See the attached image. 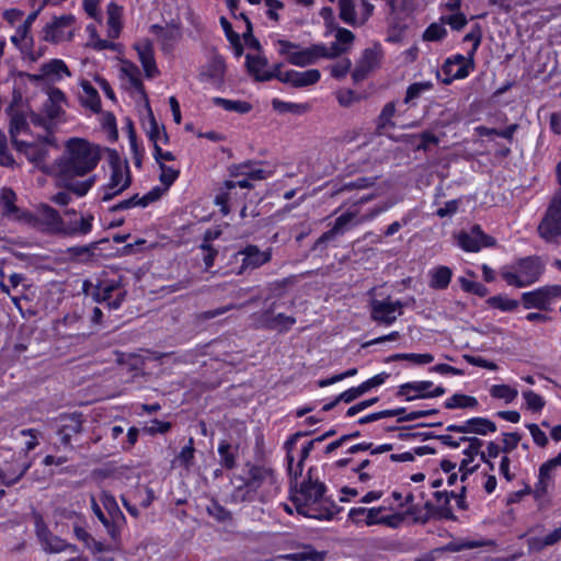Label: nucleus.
I'll use <instances>...</instances> for the list:
<instances>
[{
	"mask_svg": "<svg viewBox=\"0 0 561 561\" xmlns=\"http://www.w3.org/2000/svg\"><path fill=\"white\" fill-rule=\"evenodd\" d=\"M16 194L9 187H3L0 192V203L3 208V215L8 217H18L20 209L15 205Z\"/></svg>",
	"mask_w": 561,
	"mask_h": 561,
	"instance_id": "nucleus-44",
	"label": "nucleus"
},
{
	"mask_svg": "<svg viewBox=\"0 0 561 561\" xmlns=\"http://www.w3.org/2000/svg\"><path fill=\"white\" fill-rule=\"evenodd\" d=\"M442 82L450 84L454 80L463 79L469 75L468 59L462 55L448 58L442 66Z\"/></svg>",
	"mask_w": 561,
	"mask_h": 561,
	"instance_id": "nucleus-22",
	"label": "nucleus"
},
{
	"mask_svg": "<svg viewBox=\"0 0 561 561\" xmlns=\"http://www.w3.org/2000/svg\"><path fill=\"white\" fill-rule=\"evenodd\" d=\"M490 394L495 399H503L506 403H510L517 398L518 392L508 385H494L490 389Z\"/></svg>",
	"mask_w": 561,
	"mask_h": 561,
	"instance_id": "nucleus-57",
	"label": "nucleus"
},
{
	"mask_svg": "<svg viewBox=\"0 0 561 561\" xmlns=\"http://www.w3.org/2000/svg\"><path fill=\"white\" fill-rule=\"evenodd\" d=\"M245 59L249 71L255 75L259 80L267 81L273 78V75L265 69L267 61L263 56L248 53Z\"/></svg>",
	"mask_w": 561,
	"mask_h": 561,
	"instance_id": "nucleus-36",
	"label": "nucleus"
},
{
	"mask_svg": "<svg viewBox=\"0 0 561 561\" xmlns=\"http://www.w3.org/2000/svg\"><path fill=\"white\" fill-rule=\"evenodd\" d=\"M122 79L126 80L125 84L128 89L135 90L140 94H145L144 84L140 79V71L137 66L126 64L121 69Z\"/></svg>",
	"mask_w": 561,
	"mask_h": 561,
	"instance_id": "nucleus-37",
	"label": "nucleus"
},
{
	"mask_svg": "<svg viewBox=\"0 0 561 561\" xmlns=\"http://www.w3.org/2000/svg\"><path fill=\"white\" fill-rule=\"evenodd\" d=\"M459 284L465 291L474 294L479 297H485L489 293L488 288L483 284L465 277L459 278Z\"/></svg>",
	"mask_w": 561,
	"mask_h": 561,
	"instance_id": "nucleus-64",
	"label": "nucleus"
},
{
	"mask_svg": "<svg viewBox=\"0 0 561 561\" xmlns=\"http://www.w3.org/2000/svg\"><path fill=\"white\" fill-rule=\"evenodd\" d=\"M248 488L257 489L264 483H274V471L270 467L253 466L249 470Z\"/></svg>",
	"mask_w": 561,
	"mask_h": 561,
	"instance_id": "nucleus-35",
	"label": "nucleus"
},
{
	"mask_svg": "<svg viewBox=\"0 0 561 561\" xmlns=\"http://www.w3.org/2000/svg\"><path fill=\"white\" fill-rule=\"evenodd\" d=\"M218 455L220 465L231 470L237 465L238 446H232L227 440H221L218 445Z\"/></svg>",
	"mask_w": 561,
	"mask_h": 561,
	"instance_id": "nucleus-38",
	"label": "nucleus"
},
{
	"mask_svg": "<svg viewBox=\"0 0 561 561\" xmlns=\"http://www.w3.org/2000/svg\"><path fill=\"white\" fill-rule=\"evenodd\" d=\"M35 531L44 551L48 553H59L67 550L75 553L78 551L77 546L67 543L61 538L54 536L41 518L36 519Z\"/></svg>",
	"mask_w": 561,
	"mask_h": 561,
	"instance_id": "nucleus-14",
	"label": "nucleus"
},
{
	"mask_svg": "<svg viewBox=\"0 0 561 561\" xmlns=\"http://www.w3.org/2000/svg\"><path fill=\"white\" fill-rule=\"evenodd\" d=\"M165 191L167 190H164V187L163 188L153 187L151 191H149L147 194H145L141 197H139L136 194L128 199H124V201L115 204L114 206H112L111 210L118 211V210H124V209H128V208L136 207V206L146 207L150 203L158 201Z\"/></svg>",
	"mask_w": 561,
	"mask_h": 561,
	"instance_id": "nucleus-30",
	"label": "nucleus"
},
{
	"mask_svg": "<svg viewBox=\"0 0 561 561\" xmlns=\"http://www.w3.org/2000/svg\"><path fill=\"white\" fill-rule=\"evenodd\" d=\"M101 160V147L81 138H71L66 144L65 153L56 160V179L59 186L67 188L77 196H84L95 183V176L84 181L76 178L84 176L93 171Z\"/></svg>",
	"mask_w": 561,
	"mask_h": 561,
	"instance_id": "nucleus-2",
	"label": "nucleus"
},
{
	"mask_svg": "<svg viewBox=\"0 0 561 561\" xmlns=\"http://www.w3.org/2000/svg\"><path fill=\"white\" fill-rule=\"evenodd\" d=\"M206 512L209 516L214 517L216 520L220 523H225L231 519L230 512L214 500L210 501V503L206 506Z\"/></svg>",
	"mask_w": 561,
	"mask_h": 561,
	"instance_id": "nucleus-58",
	"label": "nucleus"
},
{
	"mask_svg": "<svg viewBox=\"0 0 561 561\" xmlns=\"http://www.w3.org/2000/svg\"><path fill=\"white\" fill-rule=\"evenodd\" d=\"M13 44L21 50L24 58L37 60L44 54L42 44L35 45L34 37H11Z\"/></svg>",
	"mask_w": 561,
	"mask_h": 561,
	"instance_id": "nucleus-33",
	"label": "nucleus"
},
{
	"mask_svg": "<svg viewBox=\"0 0 561 561\" xmlns=\"http://www.w3.org/2000/svg\"><path fill=\"white\" fill-rule=\"evenodd\" d=\"M537 230L547 242L561 238V191L554 195Z\"/></svg>",
	"mask_w": 561,
	"mask_h": 561,
	"instance_id": "nucleus-8",
	"label": "nucleus"
},
{
	"mask_svg": "<svg viewBox=\"0 0 561 561\" xmlns=\"http://www.w3.org/2000/svg\"><path fill=\"white\" fill-rule=\"evenodd\" d=\"M213 103L222 107L225 111L240 114H245L252 110V105L250 103L241 100H229L216 96L213 99Z\"/></svg>",
	"mask_w": 561,
	"mask_h": 561,
	"instance_id": "nucleus-45",
	"label": "nucleus"
},
{
	"mask_svg": "<svg viewBox=\"0 0 561 561\" xmlns=\"http://www.w3.org/2000/svg\"><path fill=\"white\" fill-rule=\"evenodd\" d=\"M237 186L241 188H251L252 184L250 183V179L245 176V179L239 180V181H226L225 182V188L226 191L218 194L216 196V204L221 205V211L224 214H228L229 209L227 207V203L229 202V195L230 191L232 188H236Z\"/></svg>",
	"mask_w": 561,
	"mask_h": 561,
	"instance_id": "nucleus-41",
	"label": "nucleus"
},
{
	"mask_svg": "<svg viewBox=\"0 0 561 561\" xmlns=\"http://www.w3.org/2000/svg\"><path fill=\"white\" fill-rule=\"evenodd\" d=\"M479 404L477 398L462 394L455 393L450 398H448L444 405L446 409H473Z\"/></svg>",
	"mask_w": 561,
	"mask_h": 561,
	"instance_id": "nucleus-48",
	"label": "nucleus"
},
{
	"mask_svg": "<svg viewBox=\"0 0 561 561\" xmlns=\"http://www.w3.org/2000/svg\"><path fill=\"white\" fill-rule=\"evenodd\" d=\"M230 47L236 55L240 57L243 54L244 47L260 51L261 45L256 37H228Z\"/></svg>",
	"mask_w": 561,
	"mask_h": 561,
	"instance_id": "nucleus-47",
	"label": "nucleus"
},
{
	"mask_svg": "<svg viewBox=\"0 0 561 561\" xmlns=\"http://www.w3.org/2000/svg\"><path fill=\"white\" fill-rule=\"evenodd\" d=\"M54 142L53 134H47L38 142H25L21 141V152H23L27 160L36 165H41L46 162L49 152V146Z\"/></svg>",
	"mask_w": 561,
	"mask_h": 561,
	"instance_id": "nucleus-19",
	"label": "nucleus"
},
{
	"mask_svg": "<svg viewBox=\"0 0 561 561\" xmlns=\"http://www.w3.org/2000/svg\"><path fill=\"white\" fill-rule=\"evenodd\" d=\"M238 255L242 256L241 272L257 268L271 260V252L261 251L256 245H247Z\"/></svg>",
	"mask_w": 561,
	"mask_h": 561,
	"instance_id": "nucleus-27",
	"label": "nucleus"
},
{
	"mask_svg": "<svg viewBox=\"0 0 561 561\" xmlns=\"http://www.w3.org/2000/svg\"><path fill=\"white\" fill-rule=\"evenodd\" d=\"M32 459L25 454L18 453L12 456L10 461H4L5 486L16 484L32 467Z\"/></svg>",
	"mask_w": 561,
	"mask_h": 561,
	"instance_id": "nucleus-18",
	"label": "nucleus"
},
{
	"mask_svg": "<svg viewBox=\"0 0 561 561\" xmlns=\"http://www.w3.org/2000/svg\"><path fill=\"white\" fill-rule=\"evenodd\" d=\"M453 272L447 266H438L430 272V287L433 289H445L451 280Z\"/></svg>",
	"mask_w": 561,
	"mask_h": 561,
	"instance_id": "nucleus-42",
	"label": "nucleus"
},
{
	"mask_svg": "<svg viewBox=\"0 0 561 561\" xmlns=\"http://www.w3.org/2000/svg\"><path fill=\"white\" fill-rule=\"evenodd\" d=\"M357 219H359L358 210L345 211L335 219L334 225L330 230L322 233V236L318 239L317 244L328 242L334 239L336 236L343 234L353 226H357L358 224H355Z\"/></svg>",
	"mask_w": 561,
	"mask_h": 561,
	"instance_id": "nucleus-25",
	"label": "nucleus"
},
{
	"mask_svg": "<svg viewBox=\"0 0 561 561\" xmlns=\"http://www.w3.org/2000/svg\"><path fill=\"white\" fill-rule=\"evenodd\" d=\"M276 302H273L270 307L261 312V327L280 332L289 330L296 323V319L294 317L285 316L284 313L274 314Z\"/></svg>",
	"mask_w": 561,
	"mask_h": 561,
	"instance_id": "nucleus-23",
	"label": "nucleus"
},
{
	"mask_svg": "<svg viewBox=\"0 0 561 561\" xmlns=\"http://www.w3.org/2000/svg\"><path fill=\"white\" fill-rule=\"evenodd\" d=\"M450 495H454V492L448 493L447 491H436L434 493V497L437 502L438 507V517L446 519H454L455 516L453 514V510L450 507Z\"/></svg>",
	"mask_w": 561,
	"mask_h": 561,
	"instance_id": "nucleus-49",
	"label": "nucleus"
},
{
	"mask_svg": "<svg viewBox=\"0 0 561 561\" xmlns=\"http://www.w3.org/2000/svg\"><path fill=\"white\" fill-rule=\"evenodd\" d=\"M83 91L85 93L84 104L98 113L101 110V99L98 91L89 83L83 84Z\"/></svg>",
	"mask_w": 561,
	"mask_h": 561,
	"instance_id": "nucleus-60",
	"label": "nucleus"
},
{
	"mask_svg": "<svg viewBox=\"0 0 561 561\" xmlns=\"http://www.w3.org/2000/svg\"><path fill=\"white\" fill-rule=\"evenodd\" d=\"M94 216L92 214H81L75 209L65 211L61 236L65 237H84L92 231Z\"/></svg>",
	"mask_w": 561,
	"mask_h": 561,
	"instance_id": "nucleus-13",
	"label": "nucleus"
},
{
	"mask_svg": "<svg viewBox=\"0 0 561 561\" xmlns=\"http://www.w3.org/2000/svg\"><path fill=\"white\" fill-rule=\"evenodd\" d=\"M432 381H413L407 382L399 387L398 396L404 397L407 401H413L415 399L428 398V390L432 388Z\"/></svg>",
	"mask_w": 561,
	"mask_h": 561,
	"instance_id": "nucleus-31",
	"label": "nucleus"
},
{
	"mask_svg": "<svg viewBox=\"0 0 561 561\" xmlns=\"http://www.w3.org/2000/svg\"><path fill=\"white\" fill-rule=\"evenodd\" d=\"M353 39L354 37H335L329 46L314 44L302 49L288 41L278 39L277 46L279 54L286 56L288 62L305 67L317 62L320 58L334 59L347 53L353 46Z\"/></svg>",
	"mask_w": 561,
	"mask_h": 561,
	"instance_id": "nucleus-3",
	"label": "nucleus"
},
{
	"mask_svg": "<svg viewBox=\"0 0 561 561\" xmlns=\"http://www.w3.org/2000/svg\"><path fill=\"white\" fill-rule=\"evenodd\" d=\"M390 11V23L399 30H402L405 24H401V21H405L410 16V0H387Z\"/></svg>",
	"mask_w": 561,
	"mask_h": 561,
	"instance_id": "nucleus-32",
	"label": "nucleus"
},
{
	"mask_svg": "<svg viewBox=\"0 0 561 561\" xmlns=\"http://www.w3.org/2000/svg\"><path fill=\"white\" fill-rule=\"evenodd\" d=\"M340 18L351 25H363L373 14L374 5L366 0H339Z\"/></svg>",
	"mask_w": 561,
	"mask_h": 561,
	"instance_id": "nucleus-9",
	"label": "nucleus"
},
{
	"mask_svg": "<svg viewBox=\"0 0 561 561\" xmlns=\"http://www.w3.org/2000/svg\"><path fill=\"white\" fill-rule=\"evenodd\" d=\"M42 73L51 80H59L62 76H70L67 65L61 59H51L42 66Z\"/></svg>",
	"mask_w": 561,
	"mask_h": 561,
	"instance_id": "nucleus-43",
	"label": "nucleus"
},
{
	"mask_svg": "<svg viewBox=\"0 0 561 561\" xmlns=\"http://www.w3.org/2000/svg\"><path fill=\"white\" fill-rule=\"evenodd\" d=\"M272 106L275 111H277L279 113L290 112V113L301 114L307 110V106L304 104L284 102L278 99H274L272 101Z\"/></svg>",
	"mask_w": 561,
	"mask_h": 561,
	"instance_id": "nucleus-62",
	"label": "nucleus"
},
{
	"mask_svg": "<svg viewBox=\"0 0 561 561\" xmlns=\"http://www.w3.org/2000/svg\"><path fill=\"white\" fill-rule=\"evenodd\" d=\"M396 114V104L394 102H388L383 108L381 110L378 116V128L383 129L387 127H393L394 123L392 122V117Z\"/></svg>",
	"mask_w": 561,
	"mask_h": 561,
	"instance_id": "nucleus-59",
	"label": "nucleus"
},
{
	"mask_svg": "<svg viewBox=\"0 0 561 561\" xmlns=\"http://www.w3.org/2000/svg\"><path fill=\"white\" fill-rule=\"evenodd\" d=\"M450 13L440 18L439 23L431 24L423 35H447L449 32H459L466 24V18L458 13L460 0H448L446 3Z\"/></svg>",
	"mask_w": 561,
	"mask_h": 561,
	"instance_id": "nucleus-10",
	"label": "nucleus"
},
{
	"mask_svg": "<svg viewBox=\"0 0 561 561\" xmlns=\"http://www.w3.org/2000/svg\"><path fill=\"white\" fill-rule=\"evenodd\" d=\"M131 184V173L126 160H123L116 151H112L108 158V170L105 171L104 183L98 188V197L106 203L121 195Z\"/></svg>",
	"mask_w": 561,
	"mask_h": 561,
	"instance_id": "nucleus-4",
	"label": "nucleus"
},
{
	"mask_svg": "<svg viewBox=\"0 0 561 561\" xmlns=\"http://www.w3.org/2000/svg\"><path fill=\"white\" fill-rule=\"evenodd\" d=\"M523 398L526 402L527 408L534 412L541 411L546 404L543 398L534 392L533 390L523 391Z\"/></svg>",
	"mask_w": 561,
	"mask_h": 561,
	"instance_id": "nucleus-63",
	"label": "nucleus"
},
{
	"mask_svg": "<svg viewBox=\"0 0 561 561\" xmlns=\"http://www.w3.org/2000/svg\"><path fill=\"white\" fill-rule=\"evenodd\" d=\"M62 103H65L64 92L57 88L51 89L48 99L43 104L44 115L30 112V122L34 126L43 128L47 134H53L55 121L64 113Z\"/></svg>",
	"mask_w": 561,
	"mask_h": 561,
	"instance_id": "nucleus-6",
	"label": "nucleus"
},
{
	"mask_svg": "<svg viewBox=\"0 0 561 561\" xmlns=\"http://www.w3.org/2000/svg\"><path fill=\"white\" fill-rule=\"evenodd\" d=\"M467 443L468 446L463 450L465 458L461 460L459 467V471L462 472L461 481H465L467 474L473 472L478 467V465H472V462L477 456L481 457V448L483 446V442L476 436L468 438Z\"/></svg>",
	"mask_w": 561,
	"mask_h": 561,
	"instance_id": "nucleus-28",
	"label": "nucleus"
},
{
	"mask_svg": "<svg viewBox=\"0 0 561 561\" xmlns=\"http://www.w3.org/2000/svg\"><path fill=\"white\" fill-rule=\"evenodd\" d=\"M160 182L163 184L164 190H168L179 178L180 171L174 169L173 167L165 165L163 162H160Z\"/></svg>",
	"mask_w": 561,
	"mask_h": 561,
	"instance_id": "nucleus-61",
	"label": "nucleus"
},
{
	"mask_svg": "<svg viewBox=\"0 0 561 561\" xmlns=\"http://www.w3.org/2000/svg\"><path fill=\"white\" fill-rule=\"evenodd\" d=\"M146 128H147V135H148L150 141L153 142V147H156V145L160 146V144H168L169 136L165 131L164 126H160L158 124V122L156 121V118L150 110H149V118H148Z\"/></svg>",
	"mask_w": 561,
	"mask_h": 561,
	"instance_id": "nucleus-40",
	"label": "nucleus"
},
{
	"mask_svg": "<svg viewBox=\"0 0 561 561\" xmlns=\"http://www.w3.org/2000/svg\"><path fill=\"white\" fill-rule=\"evenodd\" d=\"M402 313L403 304L390 297L382 300L373 299L370 302V318L379 324L391 325Z\"/></svg>",
	"mask_w": 561,
	"mask_h": 561,
	"instance_id": "nucleus-12",
	"label": "nucleus"
},
{
	"mask_svg": "<svg viewBox=\"0 0 561 561\" xmlns=\"http://www.w3.org/2000/svg\"><path fill=\"white\" fill-rule=\"evenodd\" d=\"M433 89L431 81H421L412 83L408 87L404 103L409 104L414 100H417L422 94L430 92Z\"/></svg>",
	"mask_w": 561,
	"mask_h": 561,
	"instance_id": "nucleus-55",
	"label": "nucleus"
},
{
	"mask_svg": "<svg viewBox=\"0 0 561 561\" xmlns=\"http://www.w3.org/2000/svg\"><path fill=\"white\" fill-rule=\"evenodd\" d=\"M486 304L504 312H511L518 308L519 301L507 296L496 295L488 298Z\"/></svg>",
	"mask_w": 561,
	"mask_h": 561,
	"instance_id": "nucleus-52",
	"label": "nucleus"
},
{
	"mask_svg": "<svg viewBox=\"0 0 561 561\" xmlns=\"http://www.w3.org/2000/svg\"><path fill=\"white\" fill-rule=\"evenodd\" d=\"M122 14L123 8L117 5L115 2H111L107 5V25L110 32L118 34L122 31Z\"/></svg>",
	"mask_w": 561,
	"mask_h": 561,
	"instance_id": "nucleus-51",
	"label": "nucleus"
},
{
	"mask_svg": "<svg viewBox=\"0 0 561 561\" xmlns=\"http://www.w3.org/2000/svg\"><path fill=\"white\" fill-rule=\"evenodd\" d=\"M135 49L138 53L146 77H156L159 70L156 65L152 44L148 39L139 41L135 44Z\"/></svg>",
	"mask_w": 561,
	"mask_h": 561,
	"instance_id": "nucleus-29",
	"label": "nucleus"
},
{
	"mask_svg": "<svg viewBox=\"0 0 561 561\" xmlns=\"http://www.w3.org/2000/svg\"><path fill=\"white\" fill-rule=\"evenodd\" d=\"M519 128L518 124H511L504 129H495V128H489L484 126L478 127V133L480 136L490 137V136H497L507 139L508 141H512L514 138V134Z\"/></svg>",
	"mask_w": 561,
	"mask_h": 561,
	"instance_id": "nucleus-53",
	"label": "nucleus"
},
{
	"mask_svg": "<svg viewBox=\"0 0 561 561\" xmlns=\"http://www.w3.org/2000/svg\"><path fill=\"white\" fill-rule=\"evenodd\" d=\"M381 59L382 50L379 45L376 44L374 47L365 49L353 71L354 81L358 82L366 79L369 72L380 67Z\"/></svg>",
	"mask_w": 561,
	"mask_h": 561,
	"instance_id": "nucleus-15",
	"label": "nucleus"
},
{
	"mask_svg": "<svg viewBox=\"0 0 561 561\" xmlns=\"http://www.w3.org/2000/svg\"><path fill=\"white\" fill-rule=\"evenodd\" d=\"M234 169L236 172L232 173L233 175H244L253 181L265 180L272 175V171L260 168L256 164H253L252 162L241 163L237 165Z\"/></svg>",
	"mask_w": 561,
	"mask_h": 561,
	"instance_id": "nucleus-39",
	"label": "nucleus"
},
{
	"mask_svg": "<svg viewBox=\"0 0 561 561\" xmlns=\"http://www.w3.org/2000/svg\"><path fill=\"white\" fill-rule=\"evenodd\" d=\"M226 64L221 56L214 55L209 61L202 68L198 79L214 88H221L225 82Z\"/></svg>",
	"mask_w": 561,
	"mask_h": 561,
	"instance_id": "nucleus-16",
	"label": "nucleus"
},
{
	"mask_svg": "<svg viewBox=\"0 0 561 561\" xmlns=\"http://www.w3.org/2000/svg\"><path fill=\"white\" fill-rule=\"evenodd\" d=\"M195 459L194 438L190 437L187 444L181 449L180 454L172 461V466H180L190 469Z\"/></svg>",
	"mask_w": 561,
	"mask_h": 561,
	"instance_id": "nucleus-46",
	"label": "nucleus"
},
{
	"mask_svg": "<svg viewBox=\"0 0 561 561\" xmlns=\"http://www.w3.org/2000/svg\"><path fill=\"white\" fill-rule=\"evenodd\" d=\"M559 541H561V527L554 529L543 537L531 538L530 546L536 550H541L545 547L553 546Z\"/></svg>",
	"mask_w": 561,
	"mask_h": 561,
	"instance_id": "nucleus-56",
	"label": "nucleus"
},
{
	"mask_svg": "<svg viewBox=\"0 0 561 561\" xmlns=\"http://www.w3.org/2000/svg\"><path fill=\"white\" fill-rule=\"evenodd\" d=\"M83 290L96 302H107L111 309H118L125 298V291L121 290L118 279H100L95 285L84 280Z\"/></svg>",
	"mask_w": 561,
	"mask_h": 561,
	"instance_id": "nucleus-7",
	"label": "nucleus"
},
{
	"mask_svg": "<svg viewBox=\"0 0 561 561\" xmlns=\"http://www.w3.org/2000/svg\"><path fill=\"white\" fill-rule=\"evenodd\" d=\"M448 432H456L461 434H477L485 436L496 431V425L485 417H472L462 424H450L446 428Z\"/></svg>",
	"mask_w": 561,
	"mask_h": 561,
	"instance_id": "nucleus-20",
	"label": "nucleus"
},
{
	"mask_svg": "<svg viewBox=\"0 0 561 561\" xmlns=\"http://www.w3.org/2000/svg\"><path fill=\"white\" fill-rule=\"evenodd\" d=\"M277 78L284 83L302 88L317 83L321 78V73L318 69H309L306 71L288 70L280 72Z\"/></svg>",
	"mask_w": 561,
	"mask_h": 561,
	"instance_id": "nucleus-26",
	"label": "nucleus"
},
{
	"mask_svg": "<svg viewBox=\"0 0 561 561\" xmlns=\"http://www.w3.org/2000/svg\"><path fill=\"white\" fill-rule=\"evenodd\" d=\"M100 501L103 504L104 508L106 510L107 515L112 519L125 520V517H124L122 511L119 510V506H118L115 497L111 493H108L106 491H102L100 494Z\"/></svg>",
	"mask_w": 561,
	"mask_h": 561,
	"instance_id": "nucleus-50",
	"label": "nucleus"
},
{
	"mask_svg": "<svg viewBox=\"0 0 561 561\" xmlns=\"http://www.w3.org/2000/svg\"><path fill=\"white\" fill-rule=\"evenodd\" d=\"M494 243L495 240L485 234L478 225L469 232H460L458 236V245L468 252H478L481 248L492 247Z\"/></svg>",
	"mask_w": 561,
	"mask_h": 561,
	"instance_id": "nucleus-17",
	"label": "nucleus"
},
{
	"mask_svg": "<svg viewBox=\"0 0 561 561\" xmlns=\"http://www.w3.org/2000/svg\"><path fill=\"white\" fill-rule=\"evenodd\" d=\"M27 119L30 121V117L26 116L23 112L10 108V135L16 150H21V141H19L16 137L21 133H25L27 130Z\"/></svg>",
	"mask_w": 561,
	"mask_h": 561,
	"instance_id": "nucleus-34",
	"label": "nucleus"
},
{
	"mask_svg": "<svg viewBox=\"0 0 561 561\" xmlns=\"http://www.w3.org/2000/svg\"><path fill=\"white\" fill-rule=\"evenodd\" d=\"M545 265L538 256H527L501 270L502 278L517 288L527 287L539 280Z\"/></svg>",
	"mask_w": 561,
	"mask_h": 561,
	"instance_id": "nucleus-5",
	"label": "nucleus"
},
{
	"mask_svg": "<svg viewBox=\"0 0 561 561\" xmlns=\"http://www.w3.org/2000/svg\"><path fill=\"white\" fill-rule=\"evenodd\" d=\"M309 434V432H297L285 443L287 448L288 469L291 477L290 500L299 514L309 518L330 520L339 511L336 506L324 496L327 488L320 481L319 476L317 474V469L311 467L308 470L307 476L299 481V477L302 472V463L310 455L308 448H301L297 469L295 472H293L291 469L294 462L291 449L300 437L308 436Z\"/></svg>",
	"mask_w": 561,
	"mask_h": 561,
	"instance_id": "nucleus-1",
	"label": "nucleus"
},
{
	"mask_svg": "<svg viewBox=\"0 0 561 561\" xmlns=\"http://www.w3.org/2000/svg\"><path fill=\"white\" fill-rule=\"evenodd\" d=\"M561 297V285H547L522 294L526 309L548 310L552 301Z\"/></svg>",
	"mask_w": 561,
	"mask_h": 561,
	"instance_id": "nucleus-11",
	"label": "nucleus"
},
{
	"mask_svg": "<svg viewBox=\"0 0 561 561\" xmlns=\"http://www.w3.org/2000/svg\"><path fill=\"white\" fill-rule=\"evenodd\" d=\"M57 434L62 445L71 446V437L82 431L83 419L81 413L61 414L57 419Z\"/></svg>",
	"mask_w": 561,
	"mask_h": 561,
	"instance_id": "nucleus-21",
	"label": "nucleus"
},
{
	"mask_svg": "<svg viewBox=\"0 0 561 561\" xmlns=\"http://www.w3.org/2000/svg\"><path fill=\"white\" fill-rule=\"evenodd\" d=\"M325 552L317 551L311 546H306L301 551L287 556V559L293 561H323Z\"/></svg>",
	"mask_w": 561,
	"mask_h": 561,
	"instance_id": "nucleus-54",
	"label": "nucleus"
},
{
	"mask_svg": "<svg viewBox=\"0 0 561 561\" xmlns=\"http://www.w3.org/2000/svg\"><path fill=\"white\" fill-rule=\"evenodd\" d=\"M64 218L49 205L43 204L37 209V221L49 233L61 236Z\"/></svg>",
	"mask_w": 561,
	"mask_h": 561,
	"instance_id": "nucleus-24",
	"label": "nucleus"
}]
</instances>
